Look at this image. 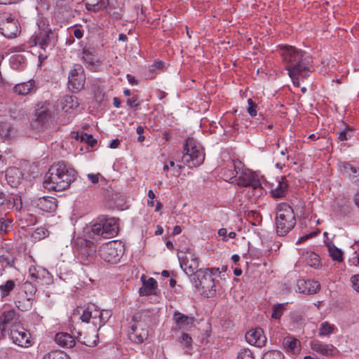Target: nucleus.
Listing matches in <instances>:
<instances>
[{
    "mask_svg": "<svg viewBox=\"0 0 359 359\" xmlns=\"http://www.w3.org/2000/svg\"><path fill=\"white\" fill-rule=\"evenodd\" d=\"M281 50L283 61L288 75L293 85L299 87V80L306 79L311 72V58L305 51L294 46H284Z\"/></svg>",
    "mask_w": 359,
    "mask_h": 359,
    "instance_id": "f257e3e1",
    "label": "nucleus"
},
{
    "mask_svg": "<svg viewBox=\"0 0 359 359\" xmlns=\"http://www.w3.org/2000/svg\"><path fill=\"white\" fill-rule=\"evenodd\" d=\"M76 171L65 161L53 164L46 174L44 187L55 191L68 189L76 180Z\"/></svg>",
    "mask_w": 359,
    "mask_h": 359,
    "instance_id": "f03ea898",
    "label": "nucleus"
},
{
    "mask_svg": "<svg viewBox=\"0 0 359 359\" xmlns=\"http://www.w3.org/2000/svg\"><path fill=\"white\" fill-rule=\"evenodd\" d=\"M118 233V224L114 217L102 216L90 225V237L93 239H105L116 236Z\"/></svg>",
    "mask_w": 359,
    "mask_h": 359,
    "instance_id": "7ed1b4c3",
    "label": "nucleus"
},
{
    "mask_svg": "<svg viewBox=\"0 0 359 359\" xmlns=\"http://www.w3.org/2000/svg\"><path fill=\"white\" fill-rule=\"evenodd\" d=\"M296 224V217L292 207L281 203L276 206V226L278 236H283L289 233Z\"/></svg>",
    "mask_w": 359,
    "mask_h": 359,
    "instance_id": "20e7f679",
    "label": "nucleus"
},
{
    "mask_svg": "<svg viewBox=\"0 0 359 359\" xmlns=\"http://www.w3.org/2000/svg\"><path fill=\"white\" fill-rule=\"evenodd\" d=\"M213 276H215L213 269H200L196 275L192 278V281L198 291L208 298L215 297L217 293Z\"/></svg>",
    "mask_w": 359,
    "mask_h": 359,
    "instance_id": "39448f33",
    "label": "nucleus"
},
{
    "mask_svg": "<svg viewBox=\"0 0 359 359\" xmlns=\"http://www.w3.org/2000/svg\"><path fill=\"white\" fill-rule=\"evenodd\" d=\"M205 160L203 148L193 137H188L184 145L182 161L189 168L201 165Z\"/></svg>",
    "mask_w": 359,
    "mask_h": 359,
    "instance_id": "423d86ee",
    "label": "nucleus"
},
{
    "mask_svg": "<svg viewBox=\"0 0 359 359\" xmlns=\"http://www.w3.org/2000/svg\"><path fill=\"white\" fill-rule=\"evenodd\" d=\"M144 316L138 312L133 315L132 325L128 330V339L133 343L142 344L149 335L148 327L144 322Z\"/></svg>",
    "mask_w": 359,
    "mask_h": 359,
    "instance_id": "0eeeda50",
    "label": "nucleus"
},
{
    "mask_svg": "<svg viewBox=\"0 0 359 359\" xmlns=\"http://www.w3.org/2000/svg\"><path fill=\"white\" fill-rule=\"evenodd\" d=\"M124 252V245L119 241H111L103 244L99 250V255L104 262L116 264Z\"/></svg>",
    "mask_w": 359,
    "mask_h": 359,
    "instance_id": "6e6552de",
    "label": "nucleus"
},
{
    "mask_svg": "<svg viewBox=\"0 0 359 359\" xmlns=\"http://www.w3.org/2000/svg\"><path fill=\"white\" fill-rule=\"evenodd\" d=\"M231 167L234 169L232 171L233 177L240 174L237 179V184L238 186L243 187H250L253 189L262 188L260 180L255 172L249 170H242L241 171L239 169L237 170L238 168L233 162L231 163Z\"/></svg>",
    "mask_w": 359,
    "mask_h": 359,
    "instance_id": "1a4fd4ad",
    "label": "nucleus"
},
{
    "mask_svg": "<svg viewBox=\"0 0 359 359\" xmlns=\"http://www.w3.org/2000/svg\"><path fill=\"white\" fill-rule=\"evenodd\" d=\"M51 116L52 112L49 102H41L36 104L34 124L38 130L43 131L47 128Z\"/></svg>",
    "mask_w": 359,
    "mask_h": 359,
    "instance_id": "9d476101",
    "label": "nucleus"
},
{
    "mask_svg": "<svg viewBox=\"0 0 359 359\" xmlns=\"http://www.w3.org/2000/svg\"><path fill=\"white\" fill-rule=\"evenodd\" d=\"M7 333L12 342L20 347L27 348L32 345L30 333L21 323L9 328Z\"/></svg>",
    "mask_w": 359,
    "mask_h": 359,
    "instance_id": "9b49d317",
    "label": "nucleus"
},
{
    "mask_svg": "<svg viewBox=\"0 0 359 359\" xmlns=\"http://www.w3.org/2000/svg\"><path fill=\"white\" fill-rule=\"evenodd\" d=\"M86 74L84 69L80 64L73 66L69 73L68 88L73 93H78L84 88Z\"/></svg>",
    "mask_w": 359,
    "mask_h": 359,
    "instance_id": "f8f14e48",
    "label": "nucleus"
},
{
    "mask_svg": "<svg viewBox=\"0 0 359 359\" xmlns=\"http://www.w3.org/2000/svg\"><path fill=\"white\" fill-rule=\"evenodd\" d=\"M96 253V246L89 240H82L77 249V257L83 265H88L93 262Z\"/></svg>",
    "mask_w": 359,
    "mask_h": 359,
    "instance_id": "ddd939ff",
    "label": "nucleus"
},
{
    "mask_svg": "<svg viewBox=\"0 0 359 359\" xmlns=\"http://www.w3.org/2000/svg\"><path fill=\"white\" fill-rule=\"evenodd\" d=\"M36 292V287L29 281L25 282L20 287V291L15 297V304L18 309L21 311L27 310V306L22 303L26 300L29 304L33 300Z\"/></svg>",
    "mask_w": 359,
    "mask_h": 359,
    "instance_id": "4468645a",
    "label": "nucleus"
},
{
    "mask_svg": "<svg viewBox=\"0 0 359 359\" xmlns=\"http://www.w3.org/2000/svg\"><path fill=\"white\" fill-rule=\"evenodd\" d=\"M181 268L188 276H194L199 271L198 258L191 251L185 252L184 256L179 257Z\"/></svg>",
    "mask_w": 359,
    "mask_h": 359,
    "instance_id": "2eb2a0df",
    "label": "nucleus"
},
{
    "mask_svg": "<svg viewBox=\"0 0 359 359\" xmlns=\"http://www.w3.org/2000/svg\"><path fill=\"white\" fill-rule=\"evenodd\" d=\"M20 316L14 309L4 311L0 315V330L2 335L14 325H20Z\"/></svg>",
    "mask_w": 359,
    "mask_h": 359,
    "instance_id": "dca6fc26",
    "label": "nucleus"
},
{
    "mask_svg": "<svg viewBox=\"0 0 359 359\" xmlns=\"http://www.w3.org/2000/svg\"><path fill=\"white\" fill-rule=\"evenodd\" d=\"M32 279L41 285H49L53 283V278L50 273L41 266H32L29 269Z\"/></svg>",
    "mask_w": 359,
    "mask_h": 359,
    "instance_id": "f3484780",
    "label": "nucleus"
},
{
    "mask_svg": "<svg viewBox=\"0 0 359 359\" xmlns=\"http://www.w3.org/2000/svg\"><path fill=\"white\" fill-rule=\"evenodd\" d=\"M35 46H39L41 49L46 50L49 46L55 43L54 33L51 29L40 31L35 34L32 38Z\"/></svg>",
    "mask_w": 359,
    "mask_h": 359,
    "instance_id": "a211bd4d",
    "label": "nucleus"
},
{
    "mask_svg": "<svg viewBox=\"0 0 359 359\" xmlns=\"http://www.w3.org/2000/svg\"><path fill=\"white\" fill-rule=\"evenodd\" d=\"M82 60L87 65V68L96 71L97 67L102 64V62L97 57L95 48L84 47L82 49Z\"/></svg>",
    "mask_w": 359,
    "mask_h": 359,
    "instance_id": "6ab92c4d",
    "label": "nucleus"
},
{
    "mask_svg": "<svg viewBox=\"0 0 359 359\" xmlns=\"http://www.w3.org/2000/svg\"><path fill=\"white\" fill-rule=\"evenodd\" d=\"M297 287L299 293L312 294L320 290V284L314 280L299 279L297 282Z\"/></svg>",
    "mask_w": 359,
    "mask_h": 359,
    "instance_id": "aec40b11",
    "label": "nucleus"
},
{
    "mask_svg": "<svg viewBox=\"0 0 359 359\" xmlns=\"http://www.w3.org/2000/svg\"><path fill=\"white\" fill-rule=\"evenodd\" d=\"M246 341L252 345L257 347H262L266 342V337L264 334V331L260 327L252 329L245 334Z\"/></svg>",
    "mask_w": 359,
    "mask_h": 359,
    "instance_id": "412c9836",
    "label": "nucleus"
},
{
    "mask_svg": "<svg viewBox=\"0 0 359 359\" xmlns=\"http://www.w3.org/2000/svg\"><path fill=\"white\" fill-rule=\"evenodd\" d=\"M32 204L42 211L52 212L57 209V200L55 198L44 196L32 202Z\"/></svg>",
    "mask_w": 359,
    "mask_h": 359,
    "instance_id": "4be33fe9",
    "label": "nucleus"
},
{
    "mask_svg": "<svg viewBox=\"0 0 359 359\" xmlns=\"http://www.w3.org/2000/svg\"><path fill=\"white\" fill-rule=\"evenodd\" d=\"M172 319L177 328L180 330L193 326L195 321L193 316H187L178 311H174Z\"/></svg>",
    "mask_w": 359,
    "mask_h": 359,
    "instance_id": "5701e85b",
    "label": "nucleus"
},
{
    "mask_svg": "<svg viewBox=\"0 0 359 359\" xmlns=\"http://www.w3.org/2000/svg\"><path fill=\"white\" fill-rule=\"evenodd\" d=\"M6 179L12 187H17L22 179L21 170L16 167H10L6 170Z\"/></svg>",
    "mask_w": 359,
    "mask_h": 359,
    "instance_id": "b1692460",
    "label": "nucleus"
},
{
    "mask_svg": "<svg viewBox=\"0 0 359 359\" xmlns=\"http://www.w3.org/2000/svg\"><path fill=\"white\" fill-rule=\"evenodd\" d=\"M7 210H12L18 213L22 208V198L18 194H11L7 196L5 194L4 204Z\"/></svg>",
    "mask_w": 359,
    "mask_h": 359,
    "instance_id": "393cba45",
    "label": "nucleus"
},
{
    "mask_svg": "<svg viewBox=\"0 0 359 359\" xmlns=\"http://www.w3.org/2000/svg\"><path fill=\"white\" fill-rule=\"evenodd\" d=\"M18 32L14 18L12 15L10 14L9 16L6 18V23L4 25V27H0V32L5 37L13 39L17 36Z\"/></svg>",
    "mask_w": 359,
    "mask_h": 359,
    "instance_id": "a878e982",
    "label": "nucleus"
},
{
    "mask_svg": "<svg viewBox=\"0 0 359 359\" xmlns=\"http://www.w3.org/2000/svg\"><path fill=\"white\" fill-rule=\"evenodd\" d=\"M283 346L287 353L297 354L301 351V344L298 339L292 336H287L283 339Z\"/></svg>",
    "mask_w": 359,
    "mask_h": 359,
    "instance_id": "bb28decb",
    "label": "nucleus"
},
{
    "mask_svg": "<svg viewBox=\"0 0 359 359\" xmlns=\"http://www.w3.org/2000/svg\"><path fill=\"white\" fill-rule=\"evenodd\" d=\"M36 90L35 82L31 79L27 82L18 83L13 87V92L20 95H27Z\"/></svg>",
    "mask_w": 359,
    "mask_h": 359,
    "instance_id": "cd10ccee",
    "label": "nucleus"
},
{
    "mask_svg": "<svg viewBox=\"0 0 359 359\" xmlns=\"http://www.w3.org/2000/svg\"><path fill=\"white\" fill-rule=\"evenodd\" d=\"M55 342L63 348H72L76 344L74 337L67 332H59L55 334Z\"/></svg>",
    "mask_w": 359,
    "mask_h": 359,
    "instance_id": "c85d7f7f",
    "label": "nucleus"
},
{
    "mask_svg": "<svg viewBox=\"0 0 359 359\" xmlns=\"http://www.w3.org/2000/svg\"><path fill=\"white\" fill-rule=\"evenodd\" d=\"M15 216L20 220V224L24 226L34 225L37 222V218L36 216L28 212L22 208L18 213H16Z\"/></svg>",
    "mask_w": 359,
    "mask_h": 359,
    "instance_id": "c756f323",
    "label": "nucleus"
},
{
    "mask_svg": "<svg viewBox=\"0 0 359 359\" xmlns=\"http://www.w3.org/2000/svg\"><path fill=\"white\" fill-rule=\"evenodd\" d=\"M157 287V282L154 278L143 281V285L139 290L140 296H149L154 294Z\"/></svg>",
    "mask_w": 359,
    "mask_h": 359,
    "instance_id": "7c9ffc66",
    "label": "nucleus"
},
{
    "mask_svg": "<svg viewBox=\"0 0 359 359\" xmlns=\"http://www.w3.org/2000/svg\"><path fill=\"white\" fill-rule=\"evenodd\" d=\"M288 189V184L285 178L282 177L281 181H278V185L276 188L272 189L271 191V196L275 198H280L285 197Z\"/></svg>",
    "mask_w": 359,
    "mask_h": 359,
    "instance_id": "2f4dec72",
    "label": "nucleus"
},
{
    "mask_svg": "<svg viewBox=\"0 0 359 359\" xmlns=\"http://www.w3.org/2000/svg\"><path fill=\"white\" fill-rule=\"evenodd\" d=\"M13 219L8 213H6L4 217H0V233L6 234L13 230Z\"/></svg>",
    "mask_w": 359,
    "mask_h": 359,
    "instance_id": "473e14b6",
    "label": "nucleus"
},
{
    "mask_svg": "<svg viewBox=\"0 0 359 359\" xmlns=\"http://www.w3.org/2000/svg\"><path fill=\"white\" fill-rule=\"evenodd\" d=\"M303 259L306 264L314 269H318L321 266L318 255L313 252L307 251L303 255Z\"/></svg>",
    "mask_w": 359,
    "mask_h": 359,
    "instance_id": "72a5a7b5",
    "label": "nucleus"
},
{
    "mask_svg": "<svg viewBox=\"0 0 359 359\" xmlns=\"http://www.w3.org/2000/svg\"><path fill=\"white\" fill-rule=\"evenodd\" d=\"M311 348L316 352L324 355H331L333 353L332 346L331 347L326 344H323L319 341H313L311 343Z\"/></svg>",
    "mask_w": 359,
    "mask_h": 359,
    "instance_id": "f704fd0d",
    "label": "nucleus"
},
{
    "mask_svg": "<svg viewBox=\"0 0 359 359\" xmlns=\"http://www.w3.org/2000/svg\"><path fill=\"white\" fill-rule=\"evenodd\" d=\"M62 109L65 112H68L70 109H76L79 104L77 97L74 95H66L62 100Z\"/></svg>",
    "mask_w": 359,
    "mask_h": 359,
    "instance_id": "c9c22d12",
    "label": "nucleus"
},
{
    "mask_svg": "<svg viewBox=\"0 0 359 359\" xmlns=\"http://www.w3.org/2000/svg\"><path fill=\"white\" fill-rule=\"evenodd\" d=\"M327 246L329 255L334 261L338 262L343 261V252L341 250L337 248L333 243H328Z\"/></svg>",
    "mask_w": 359,
    "mask_h": 359,
    "instance_id": "e433bc0d",
    "label": "nucleus"
},
{
    "mask_svg": "<svg viewBox=\"0 0 359 359\" xmlns=\"http://www.w3.org/2000/svg\"><path fill=\"white\" fill-rule=\"evenodd\" d=\"M15 282L13 280H8L4 284L0 285V297L4 299L8 297L14 290Z\"/></svg>",
    "mask_w": 359,
    "mask_h": 359,
    "instance_id": "4c0bfd02",
    "label": "nucleus"
},
{
    "mask_svg": "<svg viewBox=\"0 0 359 359\" xmlns=\"http://www.w3.org/2000/svg\"><path fill=\"white\" fill-rule=\"evenodd\" d=\"M74 138L76 140H80L81 142H85L88 144V145L90 146L91 147H94L97 142V140L93 137L92 135H88L87 133L81 132V133L77 132L74 136Z\"/></svg>",
    "mask_w": 359,
    "mask_h": 359,
    "instance_id": "58836bf2",
    "label": "nucleus"
},
{
    "mask_svg": "<svg viewBox=\"0 0 359 359\" xmlns=\"http://www.w3.org/2000/svg\"><path fill=\"white\" fill-rule=\"evenodd\" d=\"M354 129L349 126H345V128L337 133V139L339 141L343 142L350 140L354 135Z\"/></svg>",
    "mask_w": 359,
    "mask_h": 359,
    "instance_id": "ea45409f",
    "label": "nucleus"
},
{
    "mask_svg": "<svg viewBox=\"0 0 359 359\" xmlns=\"http://www.w3.org/2000/svg\"><path fill=\"white\" fill-rule=\"evenodd\" d=\"M109 4V0H100L96 4H86V8L88 11H93L95 13L98 12L100 11L104 10L107 8Z\"/></svg>",
    "mask_w": 359,
    "mask_h": 359,
    "instance_id": "a19ab883",
    "label": "nucleus"
},
{
    "mask_svg": "<svg viewBox=\"0 0 359 359\" xmlns=\"http://www.w3.org/2000/svg\"><path fill=\"white\" fill-rule=\"evenodd\" d=\"M285 151H287V149L277 153L274 156L273 161H275L276 167L278 169H282L288 161V156L286 155Z\"/></svg>",
    "mask_w": 359,
    "mask_h": 359,
    "instance_id": "79ce46f5",
    "label": "nucleus"
},
{
    "mask_svg": "<svg viewBox=\"0 0 359 359\" xmlns=\"http://www.w3.org/2000/svg\"><path fill=\"white\" fill-rule=\"evenodd\" d=\"M15 257L9 252H6L0 256V264L4 268H10L14 266Z\"/></svg>",
    "mask_w": 359,
    "mask_h": 359,
    "instance_id": "37998d69",
    "label": "nucleus"
},
{
    "mask_svg": "<svg viewBox=\"0 0 359 359\" xmlns=\"http://www.w3.org/2000/svg\"><path fill=\"white\" fill-rule=\"evenodd\" d=\"M341 170L344 174L348 175L353 177L354 175L359 173V168H356L350 163L344 162L341 165Z\"/></svg>",
    "mask_w": 359,
    "mask_h": 359,
    "instance_id": "c03bdc74",
    "label": "nucleus"
},
{
    "mask_svg": "<svg viewBox=\"0 0 359 359\" xmlns=\"http://www.w3.org/2000/svg\"><path fill=\"white\" fill-rule=\"evenodd\" d=\"M42 359H70L69 356L61 351H53L46 353Z\"/></svg>",
    "mask_w": 359,
    "mask_h": 359,
    "instance_id": "a18cd8bd",
    "label": "nucleus"
},
{
    "mask_svg": "<svg viewBox=\"0 0 359 359\" xmlns=\"http://www.w3.org/2000/svg\"><path fill=\"white\" fill-rule=\"evenodd\" d=\"M11 127L6 122H0V139L5 140L11 135Z\"/></svg>",
    "mask_w": 359,
    "mask_h": 359,
    "instance_id": "49530a36",
    "label": "nucleus"
},
{
    "mask_svg": "<svg viewBox=\"0 0 359 359\" xmlns=\"http://www.w3.org/2000/svg\"><path fill=\"white\" fill-rule=\"evenodd\" d=\"M284 355L280 351L271 350L264 353L262 359H284Z\"/></svg>",
    "mask_w": 359,
    "mask_h": 359,
    "instance_id": "de8ad7c7",
    "label": "nucleus"
},
{
    "mask_svg": "<svg viewBox=\"0 0 359 359\" xmlns=\"http://www.w3.org/2000/svg\"><path fill=\"white\" fill-rule=\"evenodd\" d=\"M334 330V325H330L328 322H324L322 323L319 329L320 336H326L330 334Z\"/></svg>",
    "mask_w": 359,
    "mask_h": 359,
    "instance_id": "09e8293b",
    "label": "nucleus"
},
{
    "mask_svg": "<svg viewBox=\"0 0 359 359\" xmlns=\"http://www.w3.org/2000/svg\"><path fill=\"white\" fill-rule=\"evenodd\" d=\"M285 309V304H279L273 306L271 317L274 319H280Z\"/></svg>",
    "mask_w": 359,
    "mask_h": 359,
    "instance_id": "8fccbe9b",
    "label": "nucleus"
},
{
    "mask_svg": "<svg viewBox=\"0 0 359 359\" xmlns=\"http://www.w3.org/2000/svg\"><path fill=\"white\" fill-rule=\"evenodd\" d=\"M236 359H255L252 352L248 348H243L238 353Z\"/></svg>",
    "mask_w": 359,
    "mask_h": 359,
    "instance_id": "3c124183",
    "label": "nucleus"
},
{
    "mask_svg": "<svg viewBox=\"0 0 359 359\" xmlns=\"http://www.w3.org/2000/svg\"><path fill=\"white\" fill-rule=\"evenodd\" d=\"M248 108L247 111L248 113L252 116L255 117L257 116V104L251 99L249 98L248 100Z\"/></svg>",
    "mask_w": 359,
    "mask_h": 359,
    "instance_id": "603ef678",
    "label": "nucleus"
},
{
    "mask_svg": "<svg viewBox=\"0 0 359 359\" xmlns=\"http://www.w3.org/2000/svg\"><path fill=\"white\" fill-rule=\"evenodd\" d=\"M48 231L47 229H46L43 227H39V228H37L34 231V232L33 233V236L36 239L41 240V239L44 238L45 237H46L48 236Z\"/></svg>",
    "mask_w": 359,
    "mask_h": 359,
    "instance_id": "864d4df0",
    "label": "nucleus"
},
{
    "mask_svg": "<svg viewBox=\"0 0 359 359\" xmlns=\"http://www.w3.org/2000/svg\"><path fill=\"white\" fill-rule=\"evenodd\" d=\"M248 217L249 219H252V224L256 226L259 224L262 220V217L260 214L256 211H250L248 213Z\"/></svg>",
    "mask_w": 359,
    "mask_h": 359,
    "instance_id": "5fc2aeb1",
    "label": "nucleus"
},
{
    "mask_svg": "<svg viewBox=\"0 0 359 359\" xmlns=\"http://www.w3.org/2000/svg\"><path fill=\"white\" fill-rule=\"evenodd\" d=\"M87 177L93 184H97L100 180H105L104 177L100 173H89L88 174Z\"/></svg>",
    "mask_w": 359,
    "mask_h": 359,
    "instance_id": "6e6d98bb",
    "label": "nucleus"
},
{
    "mask_svg": "<svg viewBox=\"0 0 359 359\" xmlns=\"http://www.w3.org/2000/svg\"><path fill=\"white\" fill-rule=\"evenodd\" d=\"M91 317H93V313L90 311V306H88L86 310L83 311L80 318L83 322L88 323Z\"/></svg>",
    "mask_w": 359,
    "mask_h": 359,
    "instance_id": "4d7b16f0",
    "label": "nucleus"
},
{
    "mask_svg": "<svg viewBox=\"0 0 359 359\" xmlns=\"http://www.w3.org/2000/svg\"><path fill=\"white\" fill-rule=\"evenodd\" d=\"M351 282L354 290L359 292V274L352 276L351 278Z\"/></svg>",
    "mask_w": 359,
    "mask_h": 359,
    "instance_id": "13d9d810",
    "label": "nucleus"
},
{
    "mask_svg": "<svg viewBox=\"0 0 359 359\" xmlns=\"http://www.w3.org/2000/svg\"><path fill=\"white\" fill-rule=\"evenodd\" d=\"M97 313H98V318L100 320V323H102V325H104L108 320L109 316H108V311H97Z\"/></svg>",
    "mask_w": 359,
    "mask_h": 359,
    "instance_id": "bf43d9fd",
    "label": "nucleus"
},
{
    "mask_svg": "<svg viewBox=\"0 0 359 359\" xmlns=\"http://www.w3.org/2000/svg\"><path fill=\"white\" fill-rule=\"evenodd\" d=\"M127 104L130 107L137 108L140 105V103L137 102V97L133 96V97L128 99Z\"/></svg>",
    "mask_w": 359,
    "mask_h": 359,
    "instance_id": "052dcab7",
    "label": "nucleus"
},
{
    "mask_svg": "<svg viewBox=\"0 0 359 359\" xmlns=\"http://www.w3.org/2000/svg\"><path fill=\"white\" fill-rule=\"evenodd\" d=\"M218 234H219V236L223 237L222 239H223L224 241H228V238H227V229H226L221 228L218 231Z\"/></svg>",
    "mask_w": 359,
    "mask_h": 359,
    "instance_id": "680f3d73",
    "label": "nucleus"
},
{
    "mask_svg": "<svg viewBox=\"0 0 359 359\" xmlns=\"http://www.w3.org/2000/svg\"><path fill=\"white\" fill-rule=\"evenodd\" d=\"M182 339L186 342L187 345H190L192 342V339L189 336V334L187 333H183L182 335Z\"/></svg>",
    "mask_w": 359,
    "mask_h": 359,
    "instance_id": "e2e57ef3",
    "label": "nucleus"
},
{
    "mask_svg": "<svg viewBox=\"0 0 359 359\" xmlns=\"http://www.w3.org/2000/svg\"><path fill=\"white\" fill-rule=\"evenodd\" d=\"M120 143L121 141L118 139L113 140L109 144V147L111 149H116L120 145Z\"/></svg>",
    "mask_w": 359,
    "mask_h": 359,
    "instance_id": "0e129e2a",
    "label": "nucleus"
},
{
    "mask_svg": "<svg viewBox=\"0 0 359 359\" xmlns=\"http://www.w3.org/2000/svg\"><path fill=\"white\" fill-rule=\"evenodd\" d=\"M74 36L76 39H81L83 37V32L80 29H74L73 32Z\"/></svg>",
    "mask_w": 359,
    "mask_h": 359,
    "instance_id": "69168bd1",
    "label": "nucleus"
},
{
    "mask_svg": "<svg viewBox=\"0 0 359 359\" xmlns=\"http://www.w3.org/2000/svg\"><path fill=\"white\" fill-rule=\"evenodd\" d=\"M127 79H128V82L130 84H132V85L137 84V80L135 78V76H133L130 74H127Z\"/></svg>",
    "mask_w": 359,
    "mask_h": 359,
    "instance_id": "338daca9",
    "label": "nucleus"
},
{
    "mask_svg": "<svg viewBox=\"0 0 359 359\" xmlns=\"http://www.w3.org/2000/svg\"><path fill=\"white\" fill-rule=\"evenodd\" d=\"M340 211L343 212L344 215H346L350 213V208L348 205H345L342 207V209Z\"/></svg>",
    "mask_w": 359,
    "mask_h": 359,
    "instance_id": "774afa93",
    "label": "nucleus"
}]
</instances>
